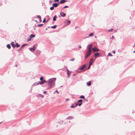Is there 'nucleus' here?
Listing matches in <instances>:
<instances>
[{"mask_svg":"<svg viewBox=\"0 0 135 135\" xmlns=\"http://www.w3.org/2000/svg\"><path fill=\"white\" fill-rule=\"evenodd\" d=\"M78 105V103H76V106H77Z\"/></svg>","mask_w":135,"mask_h":135,"instance_id":"obj_45","label":"nucleus"},{"mask_svg":"<svg viewBox=\"0 0 135 135\" xmlns=\"http://www.w3.org/2000/svg\"><path fill=\"white\" fill-rule=\"evenodd\" d=\"M15 66H16V67H17V65H15Z\"/></svg>","mask_w":135,"mask_h":135,"instance_id":"obj_52","label":"nucleus"},{"mask_svg":"<svg viewBox=\"0 0 135 135\" xmlns=\"http://www.w3.org/2000/svg\"><path fill=\"white\" fill-rule=\"evenodd\" d=\"M11 44V45H12V47H13V48H15L16 47V45H15L14 44V42H12Z\"/></svg>","mask_w":135,"mask_h":135,"instance_id":"obj_11","label":"nucleus"},{"mask_svg":"<svg viewBox=\"0 0 135 135\" xmlns=\"http://www.w3.org/2000/svg\"><path fill=\"white\" fill-rule=\"evenodd\" d=\"M77 27H75V29H76Z\"/></svg>","mask_w":135,"mask_h":135,"instance_id":"obj_54","label":"nucleus"},{"mask_svg":"<svg viewBox=\"0 0 135 135\" xmlns=\"http://www.w3.org/2000/svg\"><path fill=\"white\" fill-rule=\"evenodd\" d=\"M135 52V51H134V52Z\"/></svg>","mask_w":135,"mask_h":135,"instance_id":"obj_56","label":"nucleus"},{"mask_svg":"<svg viewBox=\"0 0 135 135\" xmlns=\"http://www.w3.org/2000/svg\"><path fill=\"white\" fill-rule=\"evenodd\" d=\"M108 56H112V55L110 53H109L108 54Z\"/></svg>","mask_w":135,"mask_h":135,"instance_id":"obj_32","label":"nucleus"},{"mask_svg":"<svg viewBox=\"0 0 135 135\" xmlns=\"http://www.w3.org/2000/svg\"><path fill=\"white\" fill-rule=\"evenodd\" d=\"M79 48H81V46H79Z\"/></svg>","mask_w":135,"mask_h":135,"instance_id":"obj_51","label":"nucleus"},{"mask_svg":"<svg viewBox=\"0 0 135 135\" xmlns=\"http://www.w3.org/2000/svg\"><path fill=\"white\" fill-rule=\"evenodd\" d=\"M16 45L17 47H19L20 46V45H19L17 43H16Z\"/></svg>","mask_w":135,"mask_h":135,"instance_id":"obj_31","label":"nucleus"},{"mask_svg":"<svg viewBox=\"0 0 135 135\" xmlns=\"http://www.w3.org/2000/svg\"><path fill=\"white\" fill-rule=\"evenodd\" d=\"M134 46L135 47V44H134Z\"/></svg>","mask_w":135,"mask_h":135,"instance_id":"obj_64","label":"nucleus"},{"mask_svg":"<svg viewBox=\"0 0 135 135\" xmlns=\"http://www.w3.org/2000/svg\"><path fill=\"white\" fill-rule=\"evenodd\" d=\"M83 101V100L82 99H80L78 100V103H81Z\"/></svg>","mask_w":135,"mask_h":135,"instance_id":"obj_25","label":"nucleus"},{"mask_svg":"<svg viewBox=\"0 0 135 135\" xmlns=\"http://www.w3.org/2000/svg\"><path fill=\"white\" fill-rule=\"evenodd\" d=\"M29 49L32 52H33L35 50V46L34 45L32 47H30Z\"/></svg>","mask_w":135,"mask_h":135,"instance_id":"obj_5","label":"nucleus"},{"mask_svg":"<svg viewBox=\"0 0 135 135\" xmlns=\"http://www.w3.org/2000/svg\"><path fill=\"white\" fill-rule=\"evenodd\" d=\"M66 69L67 71V74L68 75V76L69 77V76L70 75V73L71 72V71H69L67 68H66Z\"/></svg>","mask_w":135,"mask_h":135,"instance_id":"obj_9","label":"nucleus"},{"mask_svg":"<svg viewBox=\"0 0 135 135\" xmlns=\"http://www.w3.org/2000/svg\"><path fill=\"white\" fill-rule=\"evenodd\" d=\"M56 80V78H53L49 79L47 81L48 83L47 85L51 88L53 86L55 83V80Z\"/></svg>","mask_w":135,"mask_h":135,"instance_id":"obj_1","label":"nucleus"},{"mask_svg":"<svg viewBox=\"0 0 135 135\" xmlns=\"http://www.w3.org/2000/svg\"><path fill=\"white\" fill-rule=\"evenodd\" d=\"M47 30V29H46V30Z\"/></svg>","mask_w":135,"mask_h":135,"instance_id":"obj_61","label":"nucleus"},{"mask_svg":"<svg viewBox=\"0 0 135 135\" xmlns=\"http://www.w3.org/2000/svg\"><path fill=\"white\" fill-rule=\"evenodd\" d=\"M74 118V117H73L72 116H69L66 119H72Z\"/></svg>","mask_w":135,"mask_h":135,"instance_id":"obj_13","label":"nucleus"},{"mask_svg":"<svg viewBox=\"0 0 135 135\" xmlns=\"http://www.w3.org/2000/svg\"><path fill=\"white\" fill-rule=\"evenodd\" d=\"M91 51H90L88 50L86 53L85 55V56L84 58L86 59L88 57L90 56L91 55Z\"/></svg>","mask_w":135,"mask_h":135,"instance_id":"obj_2","label":"nucleus"},{"mask_svg":"<svg viewBox=\"0 0 135 135\" xmlns=\"http://www.w3.org/2000/svg\"><path fill=\"white\" fill-rule=\"evenodd\" d=\"M69 6H66L64 7V8H66L68 7Z\"/></svg>","mask_w":135,"mask_h":135,"instance_id":"obj_35","label":"nucleus"},{"mask_svg":"<svg viewBox=\"0 0 135 135\" xmlns=\"http://www.w3.org/2000/svg\"><path fill=\"white\" fill-rule=\"evenodd\" d=\"M82 103H80L78 104V105L79 106H80L82 105Z\"/></svg>","mask_w":135,"mask_h":135,"instance_id":"obj_34","label":"nucleus"},{"mask_svg":"<svg viewBox=\"0 0 135 135\" xmlns=\"http://www.w3.org/2000/svg\"><path fill=\"white\" fill-rule=\"evenodd\" d=\"M39 84L38 83V82L37 83H35L33 85L34 86H36L37 85H38Z\"/></svg>","mask_w":135,"mask_h":135,"instance_id":"obj_22","label":"nucleus"},{"mask_svg":"<svg viewBox=\"0 0 135 135\" xmlns=\"http://www.w3.org/2000/svg\"><path fill=\"white\" fill-rule=\"evenodd\" d=\"M90 66V65H89V66L88 67V69H89V68H90V66Z\"/></svg>","mask_w":135,"mask_h":135,"instance_id":"obj_42","label":"nucleus"},{"mask_svg":"<svg viewBox=\"0 0 135 135\" xmlns=\"http://www.w3.org/2000/svg\"><path fill=\"white\" fill-rule=\"evenodd\" d=\"M31 38L30 37V38L28 39V41H30L31 40Z\"/></svg>","mask_w":135,"mask_h":135,"instance_id":"obj_36","label":"nucleus"},{"mask_svg":"<svg viewBox=\"0 0 135 135\" xmlns=\"http://www.w3.org/2000/svg\"><path fill=\"white\" fill-rule=\"evenodd\" d=\"M113 29H110L108 30V32H111V31L112 30H113Z\"/></svg>","mask_w":135,"mask_h":135,"instance_id":"obj_37","label":"nucleus"},{"mask_svg":"<svg viewBox=\"0 0 135 135\" xmlns=\"http://www.w3.org/2000/svg\"><path fill=\"white\" fill-rule=\"evenodd\" d=\"M58 4H59V3L58 2Z\"/></svg>","mask_w":135,"mask_h":135,"instance_id":"obj_60","label":"nucleus"},{"mask_svg":"<svg viewBox=\"0 0 135 135\" xmlns=\"http://www.w3.org/2000/svg\"><path fill=\"white\" fill-rule=\"evenodd\" d=\"M56 18H57V17L56 16V15L53 18V21H56Z\"/></svg>","mask_w":135,"mask_h":135,"instance_id":"obj_19","label":"nucleus"},{"mask_svg":"<svg viewBox=\"0 0 135 135\" xmlns=\"http://www.w3.org/2000/svg\"><path fill=\"white\" fill-rule=\"evenodd\" d=\"M75 107L74 106L73 104H72V105L70 106V107L71 108H75Z\"/></svg>","mask_w":135,"mask_h":135,"instance_id":"obj_28","label":"nucleus"},{"mask_svg":"<svg viewBox=\"0 0 135 135\" xmlns=\"http://www.w3.org/2000/svg\"><path fill=\"white\" fill-rule=\"evenodd\" d=\"M76 74H73V76H75Z\"/></svg>","mask_w":135,"mask_h":135,"instance_id":"obj_47","label":"nucleus"},{"mask_svg":"<svg viewBox=\"0 0 135 135\" xmlns=\"http://www.w3.org/2000/svg\"><path fill=\"white\" fill-rule=\"evenodd\" d=\"M56 26H57V25H55L53 26H52L51 27V28H55L56 27Z\"/></svg>","mask_w":135,"mask_h":135,"instance_id":"obj_23","label":"nucleus"},{"mask_svg":"<svg viewBox=\"0 0 135 135\" xmlns=\"http://www.w3.org/2000/svg\"><path fill=\"white\" fill-rule=\"evenodd\" d=\"M35 21L36 22H37V21L36 20H35Z\"/></svg>","mask_w":135,"mask_h":135,"instance_id":"obj_53","label":"nucleus"},{"mask_svg":"<svg viewBox=\"0 0 135 135\" xmlns=\"http://www.w3.org/2000/svg\"><path fill=\"white\" fill-rule=\"evenodd\" d=\"M37 18L39 19V20L40 21V22L42 21L41 20V16L39 15H38L37 16Z\"/></svg>","mask_w":135,"mask_h":135,"instance_id":"obj_16","label":"nucleus"},{"mask_svg":"<svg viewBox=\"0 0 135 135\" xmlns=\"http://www.w3.org/2000/svg\"><path fill=\"white\" fill-rule=\"evenodd\" d=\"M38 96L39 97L41 98H43L44 97V96L42 95L41 94H39L38 95Z\"/></svg>","mask_w":135,"mask_h":135,"instance_id":"obj_18","label":"nucleus"},{"mask_svg":"<svg viewBox=\"0 0 135 135\" xmlns=\"http://www.w3.org/2000/svg\"><path fill=\"white\" fill-rule=\"evenodd\" d=\"M113 53L114 54H115V51L113 50Z\"/></svg>","mask_w":135,"mask_h":135,"instance_id":"obj_44","label":"nucleus"},{"mask_svg":"<svg viewBox=\"0 0 135 135\" xmlns=\"http://www.w3.org/2000/svg\"><path fill=\"white\" fill-rule=\"evenodd\" d=\"M87 85L88 86H90L91 85V83L90 81H89L86 83Z\"/></svg>","mask_w":135,"mask_h":135,"instance_id":"obj_17","label":"nucleus"},{"mask_svg":"<svg viewBox=\"0 0 135 135\" xmlns=\"http://www.w3.org/2000/svg\"><path fill=\"white\" fill-rule=\"evenodd\" d=\"M74 60V59H71L70 60V61H73Z\"/></svg>","mask_w":135,"mask_h":135,"instance_id":"obj_41","label":"nucleus"},{"mask_svg":"<svg viewBox=\"0 0 135 135\" xmlns=\"http://www.w3.org/2000/svg\"><path fill=\"white\" fill-rule=\"evenodd\" d=\"M93 58H92L90 59L89 62V65L90 66H91L92 64V62L94 61H93Z\"/></svg>","mask_w":135,"mask_h":135,"instance_id":"obj_7","label":"nucleus"},{"mask_svg":"<svg viewBox=\"0 0 135 135\" xmlns=\"http://www.w3.org/2000/svg\"><path fill=\"white\" fill-rule=\"evenodd\" d=\"M135 112H134V111L133 112V113H134Z\"/></svg>","mask_w":135,"mask_h":135,"instance_id":"obj_55","label":"nucleus"},{"mask_svg":"<svg viewBox=\"0 0 135 135\" xmlns=\"http://www.w3.org/2000/svg\"><path fill=\"white\" fill-rule=\"evenodd\" d=\"M46 93V91H45L44 92V93Z\"/></svg>","mask_w":135,"mask_h":135,"instance_id":"obj_50","label":"nucleus"},{"mask_svg":"<svg viewBox=\"0 0 135 135\" xmlns=\"http://www.w3.org/2000/svg\"><path fill=\"white\" fill-rule=\"evenodd\" d=\"M46 21V19L45 18H44L43 20V22H44Z\"/></svg>","mask_w":135,"mask_h":135,"instance_id":"obj_40","label":"nucleus"},{"mask_svg":"<svg viewBox=\"0 0 135 135\" xmlns=\"http://www.w3.org/2000/svg\"><path fill=\"white\" fill-rule=\"evenodd\" d=\"M114 38V36H112V39H113V38Z\"/></svg>","mask_w":135,"mask_h":135,"instance_id":"obj_49","label":"nucleus"},{"mask_svg":"<svg viewBox=\"0 0 135 135\" xmlns=\"http://www.w3.org/2000/svg\"><path fill=\"white\" fill-rule=\"evenodd\" d=\"M43 77H41L40 78V80L41 81H42L43 80Z\"/></svg>","mask_w":135,"mask_h":135,"instance_id":"obj_27","label":"nucleus"},{"mask_svg":"<svg viewBox=\"0 0 135 135\" xmlns=\"http://www.w3.org/2000/svg\"><path fill=\"white\" fill-rule=\"evenodd\" d=\"M92 51L94 52H98L99 51V49L97 48L96 47H94L92 48Z\"/></svg>","mask_w":135,"mask_h":135,"instance_id":"obj_4","label":"nucleus"},{"mask_svg":"<svg viewBox=\"0 0 135 135\" xmlns=\"http://www.w3.org/2000/svg\"><path fill=\"white\" fill-rule=\"evenodd\" d=\"M60 87H62V86H61Z\"/></svg>","mask_w":135,"mask_h":135,"instance_id":"obj_58","label":"nucleus"},{"mask_svg":"<svg viewBox=\"0 0 135 135\" xmlns=\"http://www.w3.org/2000/svg\"><path fill=\"white\" fill-rule=\"evenodd\" d=\"M36 51V52H37L38 53H39V54L40 53V51L39 50H37Z\"/></svg>","mask_w":135,"mask_h":135,"instance_id":"obj_38","label":"nucleus"},{"mask_svg":"<svg viewBox=\"0 0 135 135\" xmlns=\"http://www.w3.org/2000/svg\"><path fill=\"white\" fill-rule=\"evenodd\" d=\"M59 1V0H54V2H58Z\"/></svg>","mask_w":135,"mask_h":135,"instance_id":"obj_39","label":"nucleus"},{"mask_svg":"<svg viewBox=\"0 0 135 135\" xmlns=\"http://www.w3.org/2000/svg\"><path fill=\"white\" fill-rule=\"evenodd\" d=\"M68 22L69 23V24H70V21H68Z\"/></svg>","mask_w":135,"mask_h":135,"instance_id":"obj_43","label":"nucleus"},{"mask_svg":"<svg viewBox=\"0 0 135 135\" xmlns=\"http://www.w3.org/2000/svg\"><path fill=\"white\" fill-rule=\"evenodd\" d=\"M99 56V52H97L94 54V56L95 57H97Z\"/></svg>","mask_w":135,"mask_h":135,"instance_id":"obj_10","label":"nucleus"},{"mask_svg":"<svg viewBox=\"0 0 135 135\" xmlns=\"http://www.w3.org/2000/svg\"><path fill=\"white\" fill-rule=\"evenodd\" d=\"M43 25V24H41L38 25V27H41V26H42Z\"/></svg>","mask_w":135,"mask_h":135,"instance_id":"obj_33","label":"nucleus"},{"mask_svg":"<svg viewBox=\"0 0 135 135\" xmlns=\"http://www.w3.org/2000/svg\"><path fill=\"white\" fill-rule=\"evenodd\" d=\"M2 122H1L0 123V124L1 123H2Z\"/></svg>","mask_w":135,"mask_h":135,"instance_id":"obj_57","label":"nucleus"},{"mask_svg":"<svg viewBox=\"0 0 135 135\" xmlns=\"http://www.w3.org/2000/svg\"><path fill=\"white\" fill-rule=\"evenodd\" d=\"M66 2V1L65 0H61L60 1V3L61 4L63 3Z\"/></svg>","mask_w":135,"mask_h":135,"instance_id":"obj_14","label":"nucleus"},{"mask_svg":"<svg viewBox=\"0 0 135 135\" xmlns=\"http://www.w3.org/2000/svg\"><path fill=\"white\" fill-rule=\"evenodd\" d=\"M85 65L84 64L83 66H81L80 67L79 69L80 70L83 69L85 67Z\"/></svg>","mask_w":135,"mask_h":135,"instance_id":"obj_15","label":"nucleus"},{"mask_svg":"<svg viewBox=\"0 0 135 135\" xmlns=\"http://www.w3.org/2000/svg\"><path fill=\"white\" fill-rule=\"evenodd\" d=\"M93 35V33H91L89 35V36H92Z\"/></svg>","mask_w":135,"mask_h":135,"instance_id":"obj_29","label":"nucleus"},{"mask_svg":"<svg viewBox=\"0 0 135 135\" xmlns=\"http://www.w3.org/2000/svg\"><path fill=\"white\" fill-rule=\"evenodd\" d=\"M27 45V44H25L22 45L21 47L20 48V49H21L22 47H24L26 45Z\"/></svg>","mask_w":135,"mask_h":135,"instance_id":"obj_26","label":"nucleus"},{"mask_svg":"<svg viewBox=\"0 0 135 135\" xmlns=\"http://www.w3.org/2000/svg\"><path fill=\"white\" fill-rule=\"evenodd\" d=\"M48 27L50 28V27Z\"/></svg>","mask_w":135,"mask_h":135,"instance_id":"obj_63","label":"nucleus"},{"mask_svg":"<svg viewBox=\"0 0 135 135\" xmlns=\"http://www.w3.org/2000/svg\"><path fill=\"white\" fill-rule=\"evenodd\" d=\"M80 98L84 99L85 98V97L84 95H81L80 97Z\"/></svg>","mask_w":135,"mask_h":135,"instance_id":"obj_24","label":"nucleus"},{"mask_svg":"<svg viewBox=\"0 0 135 135\" xmlns=\"http://www.w3.org/2000/svg\"><path fill=\"white\" fill-rule=\"evenodd\" d=\"M54 9V7L53 6L52 7H50V9L51 10H53Z\"/></svg>","mask_w":135,"mask_h":135,"instance_id":"obj_30","label":"nucleus"},{"mask_svg":"<svg viewBox=\"0 0 135 135\" xmlns=\"http://www.w3.org/2000/svg\"><path fill=\"white\" fill-rule=\"evenodd\" d=\"M58 4L57 3H55L52 4V6L54 7H56L58 6Z\"/></svg>","mask_w":135,"mask_h":135,"instance_id":"obj_12","label":"nucleus"},{"mask_svg":"<svg viewBox=\"0 0 135 135\" xmlns=\"http://www.w3.org/2000/svg\"><path fill=\"white\" fill-rule=\"evenodd\" d=\"M19 49H20V50L21 49H20V48Z\"/></svg>","mask_w":135,"mask_h":135,"instance_id":"obj_59","label":"nucleus"},{"mask_svg":"<svg viewBox=\"0 0 135 135\" xmlns=\"http://www.w3.org/2000/svg\"><path fill=\"white\" fill-rule=\"evenodd\" d=\"M47 83V81H46L45 80H44L42 81H38V83L39 84L42 85L44 83Z\"/></svg>","mask_w":135,"mask_h":135,"instance_id":"obj_6","label":"nucleus"},{"mask_svg":"<svg viewBox=\"0 0 135 135\" xmlns=\"http://www.w3.org/2000/svg\"><path fill=\"white\" fill-rule=\"evenodd\" d=\"M56 92H57V93H59V92L58 91V90H56V91H55Z\"/></svg>","mask_w":135,"mask_h":135,"instance_id":"obj_46","label":"nucleus"},{"mask_svg":"<svg viewBox=\"0 0 135 135\" xmlns=\"http://www.w3.org/2000/svg\"><path fill=\"white\" fill-rule=\"evenodd\" d=\"M85 101H86L87 102L88 101V100H87L86 99H84Z\"/></svg>","mask_w":135,"mask_h":135,"instance_id":"obj_48","label":"nucleus"},{"mask_svg":"<svg viewBox=\"0 0 135 135\" xmlns=\"http://www.w3.org/2000/svg\"><path fill=\"white\" fill-rule=\"evenodd\" d=\"M7 48H8V49H10L11 47V46L10 44H8L7 45Z\"/></svg>","mask_w":135,"mask_h":135,"instance_id":"obj_21","label":"nucleus"},{"mask_svg":"<svg viewBox=\"0 0 135 135\" xmlns=\"http://www.w3.org/2000/svg\"><path fill=\"white\" fill-rule=\"evenodd\" d=\"M93 45L92 44H90L88 45L87 47V48L88 49V51H91L92 47Z\"/></svg>","mask_w":135,"mask_h":135,"instance_id":"obj_3","label":"nucleus"},{"mask_svg":"<svg viewBox=\"0 0 135 135\" xmlns=\"http://www.w3.org/2000/svg\"><path fill=\"white\" fill-rule=\"evenodd\" d=\"M49 21V20H48L47 21Z\"/></svg>","mask_w":135,"mask_h":135,"instance_id":"obj_62","label":"nucleus"},{"mask_svg":"<svg viewBox=\"0 0 135 135\" xmlns=\"http://www.w3.org/2000/svg\"><path fill=\"white\" fill-rule=\"evenodd\" d=\"M35 37V35L32 34L30 36V37L31 38H33Z\"/></svg>","mask_w":135,"mask_h":135,"instance_id":"obj_20","label":"nucleus"},{"mask_svg":"<svg viewBox=\"0 0 135 135\" xmlns=\"http://www.w3.org/2000/svg\"><path fill=\"white\" fill-rule=\"evenodd\" d=\"M60 14L61 15V16L62 17H64L66 15V14L65 13H64L63 12H61Z\"/></svg>","mask_w":135,"mask_h":135,"instance_id":"obj_8","label":"nucleus"}]
</instances>
